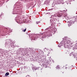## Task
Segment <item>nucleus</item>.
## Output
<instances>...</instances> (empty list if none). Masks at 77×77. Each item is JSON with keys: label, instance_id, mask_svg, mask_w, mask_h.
Listing matches in <instances>:
<instances>
[{"label": "nucleus", "instance_id": "nucleus-2", "mask_svg": "<svg viewBox=\"0 0 77 77\" xmlns=\"http://www.w3.org/2000/svg\"><path fill=\"white\" fill-rule=\"evenodd\" d=\"M67 23H68V25L69 27V26H71V23H72V21L70 20V21H69Z\"/></svg>", "mask_w": 77, "mask_h": 77}, {"label": "nucleus", "instance_id": "nucleus-12", "mask_svg": "<svg viewBox=\"0 0 77 77\" xmlns=\"http://www.w3.org/2000/svg\"><path fill=\"white\" fill-rule=\"evenodd\" d=\"M60 1L61 2H63V0H60Z\"/></svg>", "mask_w": 77, "mask_h": 77}, {"label": "nucleus", "instance_id": "nucleus-14", "mask_svg": "<svg viewBox=\"0 0 77 77\" xmlns=\"http://www.w3.org/2000/svg\"><path fill=\"white\" fill-rule=\"evenodd\" d=\"M34 40H35V38H34Z\"/></svg>", "mask_w": 77, "mask_h": 77}, {"label": "nucleus", "instance_id": "nucleus-13", "mask_svg": "<svg viewBox=\"0 0 77 77\" xmlns=\"http://www.w3.org/2000/svg\"><path fill=\"white\" fill-rule=\"evenodd\" d=\"M1 17H2V14L0 15V19H1Z\"/></svg>", "mask_w": 77, "mask_h": 77}, {"label": "nucleus", "instance_id": "nucleus-7", "mask_svg": "<svg viewBox=\"0 0 77 77\" xmlns=\"http://www.w3.org/2000/svg\"><path fill=\"white\" fill-rule=\"evenodd\" d=\"M9 75V73L8 72H7L5 73V75L6 76H8V75Z\"/></svg>", "mask_w": 77, "mask_h": 77}, {"label": "nucleus", "instance_id": "nucleus-6", "mask_svg": "<svg viewBox=\"0 0 77 77\" xmlns=\"http://www.w3.org/2000/svg\"><path fill=\"white\" fill-rule=\"evenodd\" d=\"M66 43L67 44H68L70 42V41L69 40H66Z\"/></svg>", "mask_w": 77, "mask_h": 77}, {"label": "nucleus", "instance_id": "nucleus-5", "mask_svg": "<svg viewBox=\"0 0 77 77\" xmlns=\"http://www.w3.org/2000/svg\"><path fill=\"white\" fill-rule=\"evenodd\" d=\"M17 23H22V21H21L20 19H17Z\"/></svg>", "mask_w": 77, "mask_h": 77}, {"label": "nucleus", "instance_id": "nucleus-8", "mask_svg": "<svg viewBox=\"0 0 77 77\" xmlns=\"http://www.w3.org/2000/svg\"><path fill=\"white\" fill-rule=\"evenodd\" d=\"M60 66H57L56 67V68L57 69H60Z\"/></svg>", "mask_w": 77, "mask_h": 77}, {"label": "nucleus", "instance_id": "nucleus-9", "mask_svg": "<svg viewBox=\"0 0 77 77\" xmlns=\"http://www.w3.org/2000/svg\"><path fill=\"white\" fill-rule=\"evenodd\" d=\"M54 8L55 9H59V8H58V7H54Z\"/></svg>", "mask_w": 77, "mask_h": 77}, {"label": "nucleus", "instance_id": "nucleus-10", "mask_svg": "<svg viewBox=\"0 0 77 77\" xmlns=\"http://www.w3.org/2000/svg\"><path fill=\"white\" fill-rule=\"evenodd\" d=\"M26 28L24 30H22V31H23V32H25L26 31Z\"/></svg>", "mask_w": 77, "mask_h": 77}, {"label": "nucleus", "instance_id": "nucleus-3", "mask_svg": "<svg viewBox=\"0 0 77 77\" xmlns=\"http://www.w3.org/2000/svg\"><path fill=\"white\" fill-rule=\"evenodd\" d=\"M50 22L52 24H54V20H53V19L50 20Z\"/></svg>", "mask_w": 77, "mask_h": 77}, {"label": "nucleus", "instance_id": "nucleus-1", "mask_svg": "<svg viewBox=\"0 0 77 77\" xmlns=\"http://www.w3.org/2000/svg\"><path fill=\"white\" fill-rule=\"evenodd\" d=\"M64 68H65V69H66L67 70L69 69V67L68 65H66L64 66H63Z\"/></svg>", "mask_w": 77, "mask_h": 77}, {"label": "nucleus", "instance_id": "nucleus-11", "mask_svg": "<svg viewBox=\"0 0 77 77\" xmlns=\"http://www.w3.org/2000/svg\"><path fill=\"white\" fill-rule=\"evenodd\" d=\"M75 47H77V42H76V43L75 44Z\"/></svg>", "mask_w": 77, "mask_h": 77}, {"label": "nucleus", "instance_id": "nucleus-4", "mask_svg": "<svg viewBox=\"0 0 77 77\" xmlns=\"http://www.w3.org/2000/svg\"><path fill=\"white\" fill-rule=\"evenodd\" d=\"M72 19L73 20H74V21H77V17H74L72 18Z\"/></svg>", "mask_w": 77, "mask_h": 77}]
</instances>
